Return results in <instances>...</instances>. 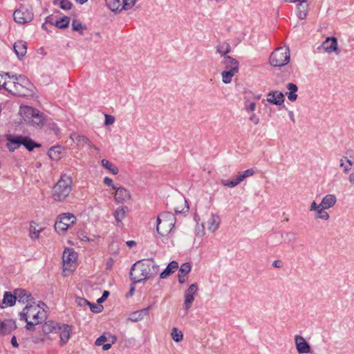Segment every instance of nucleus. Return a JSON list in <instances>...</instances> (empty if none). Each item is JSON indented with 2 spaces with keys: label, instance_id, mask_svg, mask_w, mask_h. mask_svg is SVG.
Returning <instances> with one entry per match:
<instances>
[{
  "label": "nucleus",
  "instance_id": "nucleus-12",
  "mask_svg": "<svg viewBox=\"0 0 354 354\" xmlns=\"http://www.w3.org/2000/svg\"><path fill=\"white\" fill-rule=\"evenodd\" d=\"M198 291V285L192 283L185 292V307L189 310L194 300V295Z\"/></svg>",
  "mask_w": 354,
  "mask_h": 354
},
{
  "label": "nucleus",
  "instance_id": "nucleus-31",
  "mask_svg": "<svg viewBox=\"0 0 354 354\" xmlns=\"http://www.w3.org/2000/svg\"><path fill=\"white\" fill-rule=\"evenodd\" d=\"M286 88L290 91L288 93H286L288 100L291 102H295L297 98V95L296 94V92L298 91L297 86L294 83H288Z\"/></svg>",
  "mask_w": 354,
  "mask_h": 354
},
{
  "label": "nucleus",
  "instance_id": "nucleus-44",
  "mask_svg": "<svg viewBox=\"0 0 354 354\" xmlns=\"http://www.w3.org/2000/svg\"><path fill=\"white\" fill-rule=\"evenodd\" d=\"M326 209L322 208V207H320L317 211V215L315 216V219H322L324 221H328L330 218V216L328 212H326L325 210Z\"/></svg>",
  "mask_w": 354,
  "mask_h": 354
},
{
  "label": "nucleus",
  "instance_id": "nucleus-7",
  "mask_svg": "<svg viewBox=\"0 0 354 354\" xmlns=\"http://www.w3.org/2000/svg\"><path fill=\"white\" fill-rule=\"evenodd\" d=\"M290 61V52L288 47H279L270 56V64L274 67H281Z\"/></svg>",
  "mask_w": 354,
  "mask_h": 354
},
{
  "label": "nucleus",
  "instance_id": "nucleus-30",
  "mask_svg": "<svg viewBox=\"0 0 354 354\" xmlns=\"http://www.w3.org/2000/svg\"><path fill=\"white\" fill-rule=\"evenodd\" d=\"M299 2L297 5V16L299 19H304L306 17L308 6L306 0H301Z\"/></svg>",
  "mask_w": 354,
  "mask_h": 354
},
{
  "label": "nucleus",
  "instance_id": "nucleus-35",
  "mask_svg": "<svg viewBox=\"0 0 354 354\" xmlns=\"http://www.w3.org/2000/svg\"><path fill=\"white\" fill-rule=\"evenodd\" d=\"M125 209H127V207H122L118 208L113 214L118 226H121L122 225V221L126 216Z\"/></svg>",
  "mask_w": 354,
  "mask_h": 354
},
{
  "label": "nucleus",
  "instance_id": "nucleus-61",
  "mask_svg": "<svg viewBox=\"0 0 354 354\" xmlns=\"http://www.w3.org/2000/svg\"><path fill=\"white\" fill-rule=\"evenodd\" d=\"M272 266L274 268H280L283 266V263L279 260H276V261H273Z\"/></svg>",
  "mask_w": 354,
  "mask_h": 354
},
{
  "label": "nucleus",
  "instance_id": "nucleus-47",
  "mask_svg": "<svg viewBox=\"0 0 354 354\" xmlns=\"http://www.w3.org/2000/svg\"><path fill=\"white\" fill-rule=\"evenodd\" d=\"M137 0H122L123 10H128L132 8Z\"/></svg>",
  "mask_w": 354,
  "mask_h": 354
},
{
  "label": "nucleus",
  "instance_id": "nucleus-29",
  "mask_svg": "<svg viewBox=\"0 0 354 354\" xmlns=\"http://www.w3.org/2000/svg\"><path fill=\"white\" fill-rule=\"evenodd\" d=\"M62 148L61 146H54L48 151V156L53 160H58L61 158Z\"/></svg>",
  "mask_w": 354,
  "mask_h": 354
},
{
  "label": "nucleus",
  "instance_id": "nucleus-21",
  "mask_svg": "<svg viewBox=\"0 0 354 354\" xmlns=\"http://www.w3.org/2000/svg\"><path fill=\"white\" fill-rule=\"evenodd\" d=\"M13 49L17 57L21 59L26 54L27 44L24 41L19 40L14 44Z\"/></svg>",
  "mask_w": 354,
  "mask_h": 354
},
{
  "label": "nucleus",
  "instance_id": "nucleus-24",
  "mask_svg": "<svg viewBox=\"0 0 354 354\" xmlns=\"http://www.w3.org/2000/svg\"><path fill=\"white\" fill-rule=\"evenodd\" d=\"M16 301L14 293L12 294L10 292H5L3 301L1 304H0V307L3 308L6 306H12L15 305Z\"/></svg>",
  "mask_w": 354,
  "mask_h": 354
},
{
  "label": "nucleus",
  "instance_id": "nucleus-54",
  "mask_svg": "<svg viewBox=\"0 0 354 354\" xmlns=\"http://www.w3.org/2000/svg\"><path fill=\"white\" fill-rule=\"evenodd\" d=\"M285 235L290 242L295 241L296 239V234L292 232H286Z\"/></svg>",
  "mask_w": 354,
  "mask_h": 354
},
{
  "label": "nucleus",
  "instance_id": "nucleus-4",
  "mask_svg": "<svg viewBox=\"0 0 354 354\" xmlns=\"http://www.w3.org/2000/svg\"><path fill=\"white\" fill-rule=\"evenodd\" d=\"M46 306L44 302H40L37 306L26 305L23 310L19 313L20 319L27 322V318H32L35 324H39L46 319V313L45 311L40 312L39 308Z\"/></svg>",
  "mask_w": 354,
  "mask_h": 354
},
{
  "label": "nucleus",
  "instance_id": "nucleus-49",
  "mask_svg": "<svg viewBox=\"0 0 354 354\" xmlns=\"http://www.w3.org/2000/svg\"><path fill=\"white\" fill-rule=\"evenodd\" d=\"M75 302L79 306H86L90 304V302L87 299L82 297H77Z\"/></svg>",
  "mask_w": 354,
  "mask_h": 354
},
{
  "label": "nucleus",
  "instance_id": "nucleus-64",
  "mask_svg": "<svg viewBox=\"0 0 354 354\" xmlns=\"http://www.w3.org/2000/svg\"><path fill=\"white\" fill-rule=\"evenodd\" d=\"M111 346H112V345H111V344H110V343H107V344H102V349H103L104 351H107V350H109V348H111Z\"/></svg>",
  "mask_w": 354,
  "mask_h": 354
},
{
  "label": "nucleus",
  "instance_id": "nucleus-16",
  "mask_svg": "<svg viewBox=\"0 0 354 354\" xmlns=\"http://www.w3.org/2000/svg\"><path fill=\"white\" fill-rule=\"evenodd\" d=\"M152 308V305L149 306L142 309L134 311L129 314V319L131 322H136L142 320L145 317L149 315V310Z\"/></svg>",
  "mask_w": 354,
  "mask_h": 354
},
{
  "label": "nucleus",
  "instance_id": "nucleus-13",
  "mask_svg": "<svg viewBox=\"0 0 354 354\" xmlns=\"http://www.w3.org/2000/svg\"><path fill=\"white\" fill-rule=\"evenodd\" d=\"M72 328L67 324H58L56 333H59L62 344H66L70 339Z\"/></svg>",
  "mask_w": 354,
  "mask_h": 354
},
{
  "label": "nucleus",
  "instance_id": "nucleus-36",
  "mask_svg": "<svg viewBox=\"0 0 354 354\" xmlns=\"http://www.w3.org/2000/svg\"><path fill=\"white\" fill-rule=\"evenodd\" d=\"M216 52L219 53L222 57L227 56V54L231 50V47L229 43L223 42L218 44L216 47Z\"/></svg>",
  "mask_w": 354,
  "mask_h": 354
},
{
  "label": "nucleus",
  "instance_id": "nucleus-62",
  "mask_svg": "<svg viewBox=\"0 0 354 354\" xmlns=\"http://www.w3.org/2000/svg\"><path fill=\"white\" fill-rule=\"evenodd\" d=\"M10 342L13 347L17 348L19 346V344L17 343V338L15 336L12 337Z\"/></svg>",
  "mask_w": 354,
  "mask_h": 354
},
{
  "label": "nucleus",
  "instance_id": "nucleus-58",
  "mask_svg": "<svg viewBox=\"0 0 354 354\" xmlns=\"http://www.w3.org/2000/svg\"><path fill=\"white\" fill-rule=\"evenodd\" d=\"M55 21H54V19L52 15L48 16L45 19V24H49L53 26H55Z\"/></svg>",
  "mask_w": 354,
  "mask_h": 354
},
{
  "label": "nucleus",
  "instance_id": "nucleus-53",
  "mask_svg": "<svg viewBox=\"0 0 354 354\" xmlns=\"http://www.w3.org/2000/svg\"><path fill=\"white\" fill-rule=\"evenodd\" d=\"M344 158L346 159V162H347V164H346L347 167H344V172L345 174H346V173H348L351 169V167L353 165V162L350 159H347L345 157Z\"/></svg>",
  "mask_w": 354,
  "mask_h": 354
},
{
  "label": "nucleus",
  "instance_id": "nucleus-22",
  "mask_svg": "<svg viewBox=\"0 0 354 354\" xmlns=\"http://www.w3.org/2000/svg\"><path fill=\"white\" fill-rule=\"evenodd\" d=\"M221 223V218L218 214H212L207 221V229L212 232H216Z\"/></svg>",
  "mask_w": 354,
  "mask_h": 354
},
{
  "label": "nucleus",
  "instance_id": "nucleus-3",
  "mask_svg": "<svg viewBox=\"0 0 354 354\" xmlns=\"http://www.w3.org/2000/svg\"><path fill=\"white\" fill-rule=\"evenodd\" d=\"M19 113L24 120L34 127L41 129L46 122L44 113L31 106H21Z\"/></svg>",
  "mask_w": 354,
  "mask_h": 354
},
{
  "label": "nucleus",
  "instance_id": "nucleus-45",
  "mask_svg": "<svg viewBox=\"0 0 354 354\" xmlns=\"http://www.w3.org/2000/svg\"><path fill=\"white\" fill-rule=\"evenodd\" d=\"M254 174V170L253 169H248L243 172H239V176L241 178L242 180L245 178L252 176Z\"/></svg>",
  "mask_w": 354,
  "mask_h": 354
},
{
  "label": "nucleus",
  "instance_id": "nucleus-25",
  "mask_svg": "<svg viewBox=\"0 0 354 354\" xmlns=\"http://www.w3.org/2000/svg\"><path fill=\"white\" fill-rule=\"evenodd\" d=\"M178 268V263L175 261H171L167 266V268L160 273V277L161 279H166L169 275L175 272Z\"/></svg>",
  "mask_w": 354,
  "mask_h": 354
},
{
  "label": "nucleus",
  "instance_id": "nucleus-56",
  "mask_svg": "<svg viewBox=\"0 0 354 354\" xmlns=\"http://www.w3.org/2000/svg\"><path fill=\"white\" fill-rule=\"evenodd\" d=\"M116 341L117 337L115 335H109V336L107 337V342L111 344V345L115 344Z\"/></svg>",
  "mask_w": 354,
  "mask_h": 354
},
{
  "label": "nucleus",
  "instance_id": "nucleus-33",
  "mask_svg": "<svg viewBox=\"0 0 354 354\" xmlns=\"http://www.w3.org/2000/svg\"><path fill=\"white\" fill-rule=\"evenodd\" d=\"M239 72L236 68L230 71H224L221 73L222 81L224 84H230L232 82V77Z\"/></svg>",
  "mask_w": 354,
  "mask_h": 354
},
{
  "label": "nucleus",
  "instance_id": "nucleus-5",
  "mask_svg": "<svg viewBox=\"0 0 354 354\" xmlns=\"http://www.w3.org/2000/svg\"><path fill=\"white\" fill-rule=\"evenodd\" d=\"M8 140V147L10 151H14L19 148L21 145L24 146L28 151H31L36 147L41 145L27 136L8 135L6 136Z\"/></svg>",
  "mask_w": 354,
  "mask_h": 354
},
{
  "label": "nucleus",
  "instance_id": "nucleus-40",
  "mask_svg": "<svg viewBox=\"0 0 354 354\" xmlns=\"http://www.w3.org/2000/svg\"><path fill=\"white\" fill-rule=\"evenodd\" d=\"M176 200L179 203L183 204L184 207L182 208H180V207H175L174 210H175L176 213L180 214V213H184V212H187L189 209V207H188L187 202L185 200V198L180 196V197H178Z\"/></svg>",
  "mask_w": 354,
  "mask_h": 354
},
{
  "label": "nucleus",
  "instance_id": "nucleus-39",
  "mask_svg": "<svg viewBox=\"0 0 354 354\" xmlns=\"http://www.w3.org/2000/svg\"><path fill=\"white\" fill-rule=\"evenodd\" d=\"M70 18L65 16L60 19L55 20V26L60 29H64L68 26Z\"/></svg>",
  "mask_w": 354,
  "mask_h": 354
},
{
  "label": "nucleus",
  "instance_id": "nucleus-26",
  "mask_svg": "<svg viewBox=\"0 0 354 354\" xmlns=\"http://www.w3.org/2000/svg\"><path fill=\"white\" fill-rule=\"evenodd\" d=\"M222 64L225 66L226 71L232 70L234 68L239 71V62L231 56H224Z\"/></svg>",
  "mask_w": 354,
  "mask_h": 354
},
{
  "label": "nucleus",
  "instance_id": "nucleus-46",
  "mask_svg": "<svg viewBox=\"0 0 354 354\" xmlns=\"http://www.w3.org/2000/svg\"><path fill=\"white\" fill-rule=\"evenodd\" d=\"M59 7L64 10H69L71 9L72 3L68 0H61Z\"/></svg>",
  "mask_w": 354,
  "mask_h": 354
},
{
  "label": "nucleus",
  "instance_id": "nucleus-19",
  "mask_svg": "<svg viewBox=\"0 0 354 354\" xmlns=\"http://www.w3.org/2000/svg\"><path fill=\"white\" fill-rule=\"evenodd\" d=\"M284 100L283 93L278 91H272L267 95V101L275 105L282 104Z\"/></svg>",
  "mask_w": 354,
  "mask_h": 354
},
{
  "label": "nucleus",
  "instance_id": "nucleus-2",
  "mask_svg": "<svg viewBox=\"0 0 354 354\" xmlns=\"http://www.w3.org/2000/svg\"><path fill=\"white\" fill-rule=\"evenodd\" d=\"M71 190V178L63 174L53 188L52 197L56 201H64L68 196Z\"/></svg>",
  "mask_w": 354,
  "mask_h": 354
},
{
  "label": "nucleus",
  "instance_id": "nucleus-38",
  "mask_svg": "<svg viewBox=\"0 0 354 354\" xmlns=\"http://www.w3.org/2000/svg\"><path fill=\"white\" fill-rule=\"evenodd\" d=\"M242 181L243 180H242L241 178H240V176L238 174L237 176L234 179H232L230 180H222L221 183L224 186H226L228 187H234L235 186H236L237 185L241 183Z\"/></svg>",
  "mask_w": 354,
  "mask_h": 354
},
{
  "label": "nucleus",
  "instance_id": "nucleus-50",
  "mask_svg": "<svg viewBox=\"0 0 354 354\" xmlns=\"http://www.w3.org/2000/svg\"><path fill=\"white\" fill-rule=\"evenodd\" d=\"M105 342H107V337L105 335H102L96 339L95 344L97 346H101Z\"/></svg>",
  "mask_w": 354,
  "mask_h": 354
},
{
  "label": "nucleus",
  "instance_id": "nucleus-55",
  "mask_svg": "<svg viewBox=\"0 0 354 354\" xmlns=\"http://www.w3.org/2000/svg\"><path fill=\"white\" fill-rule=\"evenodd\" d=\"M26 328L28 330H31L33 329V326L37 325V324H35L34 321H28V319L27 318V322Z\"/></svg>",
  "mask_w": 354,
  "mask_h": 354
},
{
  "label": "nucleus",
  "instance_id": "nucleus-63",
  "mask_svg": "<svg viewBox=\"0 0 354 354\" xmlns=\"http://www.w3.org/2000/svg\"><path fill=\"white\" fill-rule=\"evenodd\" d=\"M348 180L351 184L354 185V171L349 175Z\"/></svg>",
  "mask_w": 354,
  "mask_h": 354
},
{
  "label": "nucleus",
  "instance_id": "nucleus-9",
  "mask_svg": "<svg viewBox=\"0 0 354 354\" xmlns=\"http://www.w3.org/2000/svg\"><path fill=\"white\" fill-rule=\"evenodd\" d=\"M13 17L16 23L24 24L32 20L33 12L31 8L25 6H21L14 12Z\"/></svg>",
  "mask_w": 354,
  "mask_h": 354
},
{
  "label": "nucleus",
  "instance_id": "nucleus-23",
  "mask_svg": "<svg viewBox=\"0 0 354 354\" xmlns=\"http://www.w3.org/2000/svg\"><path fill=\"white\" fill-rule=\"evenodd\" d=\"M192 266L189 263H184L181 265L178 271V281L180 283L185 282V276L191 271Z\"/></svg>",
  "mask_w": 354,
  "mask_h": 354
},
{
  "label": "nucleus",
  "instance_id": "nucleus-10",
  "mask_svg": "<svg viewBox=\"0 0 354 354\" xmlns=\"http://www.w3.org/2000/svg\"><path fill=\"white\" fill-rule=\"evenodd\" d=\"M75 217L73 214L63 213L58 216L55 224V229L57 232L66 231L71 225L75 222Z\"/></svg>",
  "mask_w": 354,
  "mask_h": 354
},
{
  "label": "nucleus",
  "instance_id": "nucleus-14",
  "mask_svg": "<svg viewBox=\"0 0 354 354\" xmlns=\"http://www.w3.org/2000/svg\"><path fill=\"white\" fill-rule=\"evenodd\" d=\"M295 343L296 349L299 354H307L310 352V344L302 336L295 335Z\"/></svg>",
  "mask_w": 354,
  "mask_h": 354
},
{
  "label": "nucleus",
  "instance_id": "nucleus-51",
  "mask_svg": "<svg viewBox=\"0 0 354 354\" xmlns=\"http://www.w3.org/2000/svg\"><path fill=\"white\" fill-rule=\"evenodd\" d=\"M115 121V118L110 115H105V122L104 124L106 125L112 124Z\"/></svg>",
  "mask_w": 354,
  "mask_h": 354
},
{
  "label": "nucleus",
  "instance_id": "nucleus-34",
  "mask_svg": "<svg viewBox=\"0 0 354 354\" xmlns=\"http://www.w3.org/2000/svg\"><path fill=\"white\" fill-rule=\"evenodd\" d=\"M57 325H58L57 324H56V323H55L54 322H52V321L46 322L42 325V331L45 334H49V333H56L57 328Z\"/></svg>",
  "mask_w": 354,
  "mask_h": 354
},
{
  "label": "nucleus",
  "instance_id": "nucleus-43",
  "mask_svg": "<svg viewBox=\"0 0 354 354\" xmlns=\"http://www.w3.org/2000/svg\"><path fill=\"white\" fill-rule=\"evenodd\" d=\"M102 165L104 167L109 170L113 174L115 175L118 173V169L108 160H102Z\"/></svg>",
  "mask_w": 354,
  "mask_h": 354
},
{
  "label": "nucleus",
  "instance_id": "nucleus-20",
  "mask_svg": "<svg viewBox=\"0 0 354 354\" xmlns=\"http://www.w3.org/2000/svg\"><path fill=\"white\" fill-rule=\"evenodd\" d=\"M17 328L15 321L13 319L0 320V333L6 335L11 333Z\"/></svg>",
  "mask_w": 354,
  "mask_h": 354
},
{
  "label": "nucleus",
  "instance_id": "nucleus-37",
  "mask_svg": "<svg viewBox=\"0 0 354 354\" xmlns=\"http://www.w3.org/2000/svg\"><path fill=\"white\" fill-rule=\"evenodd\" d=\"M37 224L34 222L31 221L30 223V236L32 239H37L39 236V233L41 230V229L38 230L37 228Z\"/></svg>",
  "mask_w": 354,
  "mask_h": 354
},
{
  "label": "nucleus",
  "instance_id": "nucleus-52",
  "mask_svg": "<svg viewBox=\"0 0 354 354\" xmlns=\"http://www.w3.org/2000/svg\"><path fill=\"white\" fill-rule=\"evenodd\" d=\"M104 183L105 185H106L107 186L109 187H111L113 189H116V187L115 186V185L113 184V180L112 179H111L109 177H105L104 178Z\"/></svg>",
  "mask_w": 354,
  "mask_h": 354
},
{
  "label": "nucleus",
  "instance_id": "nucleus-11",
  "mask_svg": "<svg viewBox=\"0 0 354 354\" xmlns=\"http://www.w3.org/2000/svg\"><path fill=\"white\" fill-rule=\"evenodd\" d=\"M320 48H323L327 53L335 52L337 55L339 53L337 48V39L334 37L326 38L322 45L318 47V49Z\"/></svg>",
  "mask_w": 354,
  "mask_h": 354
},
{
  "label": "nucleus",
  "instance_id": "nucleus-28",
  "mask_svg": "<svg viewBox=\"0 0 354 354\" xmlns=\"http://www.w3.org/2000/svg\"><path fill=\"white\" fill-rule=\"evenodd\" d=\"M71 138L76 142V145L78 147H83L86 145L88 146L91 142L90 140L87 137L77 135L76 133L71 134Z\"/></svg>",
  "mask_w": 354,
  "mask_h": 354
},
{
  "label": "nucleus",
  "instance_id": "nucleus-59",
  "mask_svg": "<svg viewBox=\"0 0 354 354\" xmlns=\"http://www.w3.org/2000/svg\"><path fill=\"white\" fill-rule=\"evenodd\" d=\"M320 207V204L317 205L315 201H313L310 205V210L316 212Z\"/></svg>",
  "mask_w": 354,
  "mask_h": 354
},
{
  "label": "nucleus",
  "instance_id": "nucleus-60",
  "mask_svg": "<svg viewBox=\"0 0 354 354\" xmlns=\"http://www.w3.org/2000/svg\"><path fill=\"white\" fill-rule=\"evenodd\" d=\"M256 109V104L253 102H250L249 105L246 107V109L250 111H254Z\"/></svg>",
  "mask_w": 354,
  "mask_h": 354
},
{
  "label": "nucleus",
  "instance_id": "nucleus-17",
  "mask_svg": "<svg viewBox=\"0 0 354 354\" xmlns=\"http://www.w3.org/2000/svg\"><path fill=\"white\" fill-rule=\"evenodd\" d=\"M131 195L129 190L123 187H116L114 198L118 203H122L129 201Z\"/></svg>",
  "mask_w": 354,
  "mask_h": 354
},
{
  "label": "nucleus",
  "instance_id": "nucleus-27",
  "mask_svg": "<svg viewBox=\"0 0 354 354\" xmlns=\"http://www.w3.org/2000/svg\"><path fill=\"white\" fill-rule=\"evenodd\" d=\"M336 202L337 198L335 195L328 194L322 198L320 203V206L322 207V208L328 209L333 207L335 205Z\"/></svg>",
  "mask_w": 354,
  "mask_h": 354
},
{
  "label": "nucleus",
  "instance_id": "nucleus-32",
  "mask_svg": "<svg viewBox=\"0 0 354 354\" xmlns=\"http://www.w3.org/2000/svg\"><path fill=\"white\" fill-rule=\"evenodd\" d=\"M107 6L112 11H122L123 10L122 0H105Z\"/></svg>",
  "mask_w": 354,
  "mask_h": 354
},
{
  "label": "nucleus",
  "instance_id": "nucleus-1",
  "mask_svg": "<svg viewBox=\"0 0 354 354\" xmlns=\"http://www.w3.org/2000/svg\"><path fill=\"white\" fill-rule=\"evenodd\" d=\"M158 266L152 259L139 260L133 263L131 268L130 279L133 284L141 283L156 274L158 272Z\"/></svg>",
  "mask_w": 354,
  "mask_h": 354
},
{
  "label": "nucleus",
  "instance_id": "nucleus-42",
  "mask_svg": "<svg viewBox=\"0 0 354 354\" xmlns=\"http://www.w3.org/2000/svg\"><path fill=\"white\" fill-rule=\"evenodd\" d=\"M171 336L172 339L176 342H180L183 340V334L181 330H178L176 327L171 329Z\"/></svg>",
  "mask_w": 354,
  "mask_h": 354
},
{
  "label": "nucleus",
  "instance_id": "nucleus-57",
  "mask_svg": "<svg viewBox=\"0 0 354 354\" xmlns=\"http://www.w3.org/2000/svg\"><path fill=\"white\" fill-rule=\"evenodd\" d=\"M249 120H250V121H252V122L254 124H259V118H258L255 114H252V115L250 117Z\"/></svg>",
  "mask_w": 354,
  "mask_h": 354
},
{
  "label": "nucleus",
  "instance_id": "nucleus-15",
  "mask_svg": "<svg viewBox=\"0 0 354 354\" xmlns=\"http://www.w3.org/2000/svg\"><path fill=\"white\" fill-rule=\"evenodd\" d=\"M16 300L19 303L29 305L34 300L30 294H28L24 289H15L13 291Z\"/></svg>",
  "mask_w": 354,
  "mask_h": 354
},
{
  "label": "nucleus",
  "instance_id": "nucleus-41",
  "mask_svg": "<svg viewBox=\"0 0 354 354\" xmlns=\"http://www.w3.org/2000/svg\"><path fill=\"white\" fill-rule=\"evenodd\" d=\"M72 30L73 31L79 32L80 35H83L82 30H86V26L83 25L82 22L77 19H74L71 24Z\"/></svg>",
  "mask_w": 354,
  "mask_h": 354
},
{
  "label": "nucleus",
  "instance_id": "nucleus-8",
  "mask_svg": "<svg viewBox=\"0 0 354 354\" xmlns=\"http://www.w3.org/2000/svg\"><path fill=\"white\" fill-rule=\"evenodd\" d=\"M22 79V76L6 73V79L2 84V88L13 95H20L23 86L18 82Z\"/></svg>",
  "mask_w": 354,
  "mask_h": 354
},
{
  "label": "nucleus",
  "instance_id": "nucleus-48",
  "mask_svg": "<svg viewBox=\"0 0 354 354\" xmlns=\"http://www.w3.org/2000/svg\"><path fill=\"white\" fill-rule=\"evenodd\" d=\"M88 306L90 307L91 310L93 313H99L103 309V306H101V305H96V304H92L91 302H90V304H88Z\"/></svg>",
  "mask_w": 354,
  "mask_h": 354
},
{
  "label": "nucleus",
  "instance_id": "nucleus-6",
  "mask_svg": "<svg viewBox=\"0 0 354 354\" xmlns=\"http://www.w3.org/2000/svg\"><path fill=\"white\" fill-rule=\"evenodd\" d=\"M176 218L169 212H162L157 218L156 231L162 236H167L175 225Z\"/></svg>",
  "mask_w": 354,
  "mask_h": 354
},
{
  "label": "nucleus",
  "instance_id": "nucleus-18",
  "mask_svg": "<svg viewBox=\"0 0 354 354\" xmlns=\"http://www.w3.org/2000/svg\"><path fill=\"white\" fill-rule=\"evenodd\" d=\"M77 259V253L73 248H66L63 252L62 260L64 270L68 269L67 266L74 263Z\"/></svg>",
  "mask_w": 354,
  "mask_h": 354
}]
</instances>
